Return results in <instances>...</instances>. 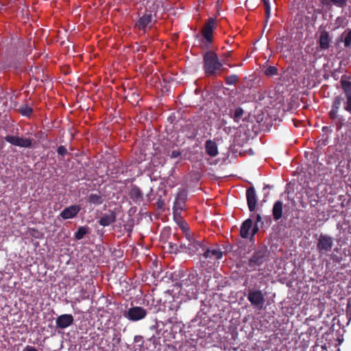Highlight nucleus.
Returning <instances> with one entry per match:
<instances>
[{
	"instance_id": "obj_1",
	"label": "nucleus",
	"mask_w": 351,
	"mask_h": 351,
	"mask_svg": "<svg viewBox=\"0 0 351 351\" xmlns=\"http://www.w3.org/2000/svg\"><path fill=\"white\" fill-rule=\"evenodd\" d=\"M276 335L282 339L287 351H305L309 346L311 334L308 331L298 334L297 330H280Z\"/></svg>"
},
{
	"instance_id": "obj_2",
	"label": "nucleus",
	"mask_w": 351,
	"mask_h": 351,
	"mask_svg": "<svg viewBox=\"0 0 351 351\" xmlns=\"http://www.w3.org/2000/svg\"><path fill=\"white\" fill-rule=\"evenodd\" d=\"M222 67L216 53L208 51L204 56V69L208 76L214 75Z\"/></svg>"
},
{
	"instance_id": "obj_3",
	"label": "nucleus",
	"mask_w": 351,
	"mask_h": 351,
	"mask_svg": "<svg viewBox=\"0 0 351 351\" xmlns=\"http://www.w3.org/2000/svg\"><path fill=\"white\" fill-rule=\"evenodd\" d=\"M332 238L327 234H321L317 239V250L319 254H326L332 250Z\"/></svg>"
},
{
	"instance_id": "obj_4",
	"label": "nucleus",
	"mask_w": 351,
	"mask_h": 351,
	"mask_svg": "<svg viewBox=\"0 0 351 351\" xmlns=\"http://www.w3.org/2000/svg\"><path fill=\"white\" fill-rule=\"evenodd\" d=\"M340 82L344 96L343 110L351 114V82L341 79Z\"/></svg>"
},
{
	"instance_id": "obj_5",
	"label": "nucleus",
	"mask_w": 351,
	"mask_h": 351,
	"mask_svg": "<svg viewBox=\"0 0 351 351\" xmlns=\"http://www.w3.org/2000/svg\"><path fill=\"white\" fill-rule=\"evenodd\" d=\"M247 299L250 303L258 309H262L265 304L264 294L261 290H250Z\"/></svg>"
},
{
	"instance_id": "obj_6",
	"label": "nucleus",
	"mask_w": 351,
	"mask_h": 351,
	"mask_svg": "<svg viewBox=\"0 0 351 351\" xmlns=\"http://www.w3.org/2000/svg\"><path fill=\"white\" fill-rule=\"evenodd\" d=\"M5 140L13 145L24 148L32 147L33 143V139L19 136L7 135Z\"/></svg>"
},
{
	"instance_id": "obj_7",
	"label": "nucleus",
	"mask_w": 351,
	"mask_h": 351,
	"mask_svg": "<svg viewBox=\"0 0 351 351\" xmlns=\"http://www.w3.org/2000/svg\"><path fill=\"white\" fill-rule=\"evenodd\" d=\"M215 28L216 20L213 18H210L202 29V35L208 43H212L213 32Z\"/></svg>"
},
{
	"instance_id": "obj_8",
	"label": "nucleus",
	"mask_w": 351,
	"mask_h": 351,
	"mask_svg": "<svg viewBox=\"0 0 351 351\" xmlns=\"http://www.w3.org/2000/svg\"><path fill=\"white\" fill-rule=\"evenodd\" d=\"M258 231V228L254 226L252 228V221L247 219L243 221L240 229V235L242 238L247 239L250 237H253Z\"/></svg>"
},
{
	"instance_id": "obj_9",
	"label": "nucleus",
	"mask_w": 351,
	"mask_h": 351,
	"mask_svg": "<svg viewBox=\"0 0 351 351\" xmlns=\"http://www.w3.org/2000/svg\"><path fill=\"white\" fill-rule=\"evenodd\" d=\"M146 311L141 306H135L129 308L125 312V316L132 321H138L145 317Z\"/></svg>"
},
{
	"instance_id": "obj_10",
	"label": "nucleus",
	"mask_w": 351,
	"mask_h": 351,
	"mask_svg": "<svg viewBox=\"0 0 351 351\" xmlns=\"http://www.w3.org/2000/svg\"><path fill=\"white\" fill-rule=\"evenodd\" d=\"M81 210L80 205H71L69 207L65 208L61 213L60 216L63 219H73L77 216Z\"/></svg>"
},
{
	"instance_id": "obj_11",
	"label": "nucleus",
	"mask_w": 351,
	"mask_h": 351,
	"mask_svg": "<svg viewBox=\"0 0 351 351\" xmlns=\"http://www.w3.org/2000/svg\"><path fill=\"white\" fill-rule=\"evenodd\" d=\"M331 41L332 38L327 31L323 30L320 32L317 44L321 50L328 49L330 46Z\"/></svg>"
},
{
	"instance_id": "obj_12",
	"label": "nucleus",
	"mask_w": 351,
	"mask_h": 351,
	"mask_svg": "<svg viewBox=\"0 0 351 351\" xmlns=\"http://www.w3.org/2000/svg\"><path fill=\"white\" fill-rule=\"evenodd\" d=\"M246 198L249 210L252 212L256 209L257 204V196L253 187H250L246 191Z\"/></svg>"
},
{
	"instance_id": "obj_13",
	"label": "nucleus",
	"mask_w": 351,
	"mask_h": 351,
	"mask_svg": "<svg viewBox=\"0 0 351 351\" xmlns=\"http://www.w3.org/2000/svg\"><path fill=\"white\" fill-rule=\"evenodd\" d=\"M152 14H145L139 19L138 21L136 24V26L139 30L145 32L147 28L151 26L150 24L152 23Z\"/></svg>"
},
{
	"instance_id": "obj_14",
	"label": "nucleus",
	"mask_w": 351,
	"mask_h": 351,
	"mask_svg": "<svg viewBox=\"0 0 351 351\" xmlns=\"http://www.w3.org/2000/svg\"><path fill=\"white\" fill-rule=\"evenodd\" d=\"M73 322V317L70 314L60 315L56 319V324L60 328L69 327Z\"/></svg>"
},
{
	"instance_id": "obj_15",
	"label": "nucleus",
	"mask_w": 351,
	"mask_h": 351,
	"mask_svg": "<svg viewBox=\"0 0 351 351\" xmlns=\"http://www.w3.org/2000/svg\"><path fill=\"white\" fill-rule=\"evenodd\" d=\"M186 199V195L184 192L178 193L174 202L173 210L182 212L184 208Z\"/></svg>"
},
{
	"instance_id": "obj_16",
	"label": "nucleus",
	"mask_w": 351,
	"mask_h": 351,
	"mask_svg": "<svg viewBox=\"0 0 351 351\" xmlns=\"http://www.w3.org/2000/svg\"><path fill=\"white\" fill-rule=\"evenodd\" d=\"M334 331L335 330L326 331L323 335V339H324L326 341H329V346L332 345L337 346V345H340L341 343V339L338 337L337 334L335 333Z\"/></svg>"
},
{
	"instance_id": "obj_17",
	"label": "nucleus",
	"mask_w": 351,
	"mask_h": 351,
	"mask_svg": "<svg viewBox=\"0 0 351 351\" xmlns=\"http://www.w3.org/2000/svg\"><path fill=\"white\" fill-rule=\"evenodd\" d=\"M186 239L189 241L187 248L189 254H191L197 253L199 249L202 247V243L200 241L195 240L193 234H191V237L190 239L186 238Z\"/></svg>"
},
{
	"instance_id": "obj_18",
	"label": "nucleus",
	"mask_w": 351,
	"mask_h": 351,
	"mask_svg": "<svg viewBox=\"0 0 351 351\" xmlns=\"http://www.w3.org/2000/svg\"><path fill=\"white\" fill-rule=\"evenodd\" d=\"M264 258L265 256L263 252L258 251L254 252V254L250 260V266L254 267L261 265L264 262Z\"/></svg>"
},
{
	"instance_id": "obj_19",
	"label": "nucleus",
	"mask_w": 351,
	"mask_h": 351,
	"mask_svg": "<svg viewBox=\"0 0 351 351\" xmlns=\"http://www.w3.org/2000/svg\"><path fill=\"white\" fill-rule=\"evenodd\" d=\"M206 152L211 157H215L218 154L217 145L215 142L208 140L205 143Z\"/></svg>"
},
{
	"instance_id": "obj_20",
	"label": "nucleus",
	"mask_w": 351,
	"mask_h": 351,
	"mask_svg": "<svg viewBox=\"0 0 351 351\" xmlns=\"http://www.w3.org/2000/svg\"><path fill=\"white\" fill-rule=\"evenodd\" d=\"M283 204L281 201H276L272 208V214L274 220H279L282 215Z\"/></svg>"
},
{
	"instance_id": "obj_21",
	"label": "nucleus",
	"mask_w": 351,
	"mask_h": 351,
	"mask_svg": "<svg viewBox=\"0 0 351 351\" xmlns=\"http://www.w3.org/2000/svg\"><path fill=\"white\" fill-rule=\"evenodd\" d=\"M116 220V215L114 213L105 214L99 219V224L103 226L110 225Z\"/></svg>"
},
{
	"instance_id": "obj_22",
	"label": "nucleus",
	"mask_w": 351,
	"mask_h": 351,
	"mask_svg": "<svg viewBox=\"0 0 351 351\" xmlns=\"http://www.w3.org/2000/svg\"><path fill=\"white\" fill-rule=\"evenodd\" d=\"M206 258L219 259L222 256V252L218 249L206 250L204 253Z\"/></svg>"
},
{
	"instance_id": "obj_23",
	"label": "nucleus",
	"mask_w": 351,
	"mask_h": 351,
	"mask_svg": "<svg viewBox=\"0 0 351 351\" xmlns=\"http://www.w3.org/2000/svg\"><path fill=\"white\" fill-rule=\"evenodd\" d=\"M321 2L326 6L333 5L338 8H343L346 5L347 0H321Z\"/></svg>"
},
{
	"instance_id": "obj_24",
	"label": "nucleus",
	"mask_w": 351,
	"mask_h": 351,
	"mask_svg": "<svg viewBox=\"0 0 351 351\" xmlns=\"http://www.w3.org/2000/svg\"><path fill=\"white\" fill-rule=\"evenodd\" d=\"M130 197L135 202H141L143 199V194H142L141 190L137 187L132 188L130 193Z\"/></svg>"
},
{
	"instance_id": "obj_25",
	"label": "nucleus",
	"mask_w": 351,
	"mask_h": 351,
	"mask_svg": "<svg viewBox=\"0 0 351 351\" xmlns=\"http://www.w3.org/2000/svg\"><path fill=\"white\" fill-rule=\"evenodd\" d=\"M243 110L241 108L238 107L234 110L233 113L230 114V117L233 119L234 122L239 123L241 120L243 119Z\"/></svg>"
},
{
	"instance_id": "obj_26",
	"label": "nucleus",
	"mask_w": 351,
	"mask_h": 351,
	"mask_svg": "<svg viewBox=\"0 0 351 351\" xmlns=\"http://www.w3.org/2000/svg\"><path fill=\"white\" fill-rule=\"evenodd\" d=\"M341 38L343 39L344 46L350 47L351 45V29H346L341 34Z\"/></svg>"
},
{
	"instance_id": "obj_27",
	"label": "nucleus",
	"mask_w": 351,
	"mask_h": 351,
	"mask_svg": "<svg viewBox=\"0 0 351 351\" xmlns=\"http://www.w3.org/2000/svg\"><path fill=\"white\" fill-rule=\"evenodd\" d=\"M88 200L95 205L101 204L104 202L102 197L97 194H91L88 197Z\"/></svg>"
},
{
	"instance_id": "obj_28",
	"label": "nucleus",
	"mask_w": 351,
	"mask_h": 351,
	"mask_svg": "<svg viewBox=\"0 0 351 351\" xmlns=\"http://www.w3.org/2000/svg\"><path fill=\"white\" fill-rule=\"evenodd\" d=\"M179 228L182 230V231L185 234L186 238H191V234L189 232V227L187 223L184 220L183 221H180L178 223Z\"/></svg>"
},
{
	"instance_id": "obj_29",
	"label": "nucleus",
	"mask_w": 351,
	"mask_h": 351,
	"mask_svg": "<svg viewBox=\"0 0 351 351\" xmlns=\"http://www.w3.org/2000/svg\"><path fill=\"white\" fill-rule=\"evenodd\" d=\"M88 233V228L86 227H80L75 234L76 239H82L85 234Z\"/></svg>"
},
{
	"instance_id": "obj_30",
	"label": "nucleus",
	"mask_w": 351,
	"mask_h": 351,
	"mask_svg": "<svg viewBox=\"0 0 351 351\" xmlns=\"http://www.w3.org/2000/svg\"><path fill=\"white\" fill-rule=\"evenodd\" d=\"M343 101H344V96L343 97H340V96H337L334 99L332 107L339 109L340 105L341 104L342 102L343 103Z\"/></svg>"
},
{
	"instance_id": "obj_31",
	"label": "nucleus",
	"mask_w": 351,
	"mask_h": 351,
	"mask_svg": "<svg viewBox=\"0 0 351 351\" xmlns=\"http://www.w3.org/2000/svg\"><path fill=\"white\" fill-rule=\"evenodd\" d=\"M278 73V69L274 66H270L265 70V74L267 76L275 75Z\"/></svg>"
},
{
	"instance_id": "obj_32",
	"label": "nucleus",
	"mask_w": 351,
	"mask_h": 351,
	"mask_svg": "<svg viewBox=\"0 0 351 351\" xmlns=\"http://www.w3.org/2000/svg\"><path fill=\"white\" fill-rule=\"evenodd\" d=\"M311 351H328L326 343L319 344L317 342L313 346Z\"/></svg>"
},
{
	"instance_id": "obj_33",
	"label": "nucleus",
	"mask_w": 351,
	"mask_h": 351,
	"mask_svg": "<svg viewBox=\"0 0 351 351\" xmlns=\"http://www.w3.org/2000/svg\"><path fill=\"white\" fill-rule=\"evenodd\" d=\"M238 82V77L235 75L228 76L226 78V82L227 84L233 85Z\"/></svg>"
},
{
	"instance_id": "obj_34",
	"label": "nucleus",
	"mask_w": 351,
	"mask_h": 351,
	"mask_svg": "<svg viewBox=\"0 0 351 351\" xmlns=\"http://www.w3.org/2000/svg\"><path fill=\"white\" fill-rule=\"evenodd\" d=\"M181 213H182V212H178V211L173 210V219H174V221L176 222L177 224L178 223H180V221H184L182 217L181 216Z\"/></svg>"
},
{
	"instance_id": "obj_35",
	"label": "nucleus",
	"mask_w": 351,
	"mask_h": 351,
	"mask_svg": "<svg viewBox=\"0 0 351 351\" xmlns=\"http://www.w3.org/2000/svg\"><path fill=\"white\" fill-rule=\"evenodd\" d=\"M262 1L263 2L265 10V16L267 18H269L270 14V5L269 0H262Z\"/></svg>"
},
{
	"instance_id": "obj_36",
	"label": "nucleus",
	"mask_w": 351,
	"mask_h": 351,
	"mask_svg": "<svg viewBox=\"0 0 351 351\" xmlns=\"http://www.w3.org/2000/svg\"><path fill=\"white\" fill-rule=\"evenodd\" d=\"M32 112V108H28V107H25V108L21 109V113L25 116H27V117L29 116L31 114Z\"/></svg>"
},
{
	"instance_id": "obj_37",
	"label": "nucleus",
	"mask_w": 351,
	"mask_h": 351,
	"mask_svg": "<svg viewBox=\"0 0 351 351\" xmlns=\"http://www.w3.org/2000/svg\"><path fill=\"white\" fill-rule=\"evenodd\" d=\"M339 109L335 108L332 107V109L330 112V117L332 119H335L337 117Z\"/></svg>"
},
{
	"instance_id": "obj_38",
	"label": "nucleus",
	"mask_w": 351,
	"mask_h": 351,
	"mask_svg": "<svg viewBox=\"0 0 351 351\" xmlns=\"http://www.w3.org/2000/svg\"><path fill=\"white\" fill-rule=\"evenodd\" d=\"M57 152H58V154L61 156H64L67 152L66 149L64 146L58 147Z\"/></svg>"
},
{
	"instance_id": "obj_39",
	"label": "nucleus",
	"mask_w": 351,
	"mask_h": 351,
	"mask_svg": "<svg viewBox=\"0 0 351 351\" xmlns=\"http://www.w3.org/2000/svg\"><path fill=\"white\" fill-rule=\"evenodd\" d=\"M200 322L201 321L199 318H195L191 321L190 327H196L197 326H199Z\"/></svg>"
},
{
	"instance_id": "obj_40",
	"label": "nucleus",
	"mask_w": 351,
	"mask_h": 351,
	"mask_svg": "<svg viewBox=\"0 0 351 351\" xmlns=\"http://www.w3.org/2000/svg\"><path fill=\"white\" fill-rule=\"evenodd\" d=\"M23 351H38L36 348L34 346H27L24 349Z\"/></svg>"
},
{
	"instance_id": "obj_41",
	"label": "nucleus",
	"mask_w": 351,
	"mask_h": 351,
	"mask_svg": "<svg viewBox=\"0 0 351 351\" xmlns=\"http://www.w3.org/2000/svg\"><path fill=\"white\" fill-rule=\"evenodd\" d=\"M180 155V152L178 151H173L171 154V157L173 158H176Z\"/></svg>"
},
{
	"instance_id": "obj_42",
	"label": "nucleus",
	"mask_w": 351,
	"mask_h": 351,
	"mask_svg": "<svg viewBox=\"0 0 351 351\" xmlns=\"http://www.w3.org/2000/svg\"><path fill=\"white\" fill-rule=\"evenodd\" d=\"M261 220V217L260 215H256V221H260Z\"/></svg>"
},
{
	"instance_id": "obj_43",
	"label": "nucleus",
	"mask_w": 351,
	"mask_h": 351,
	"mask_svg": "<svg viewBox=\"0 0 351 351\" xmlns=\"http://www.w3.org/2000/svg\"><path fill=\"white\" fill-rule=\"evenodd\" d=\"M32 235H33V236H34V237H38L36 236V233H34V234H32Z\"/></svg>"
},
{
	"instance_id": "obj_44",
	"label": "nucleus",
	"mask_w": 351,
	"mask_h": 351,
	"mask_svg": "<svg viewBox=\"0 0 351 351\" xmlns=\"http://www.w3.org/2000/svg\"><path fill=\"white\" fill-rule=\"evenodd\" d=\"M32 235H33V236H34V237H38L36 236V233H34V234H32Z\"/></svg>"
},
{
	"instance_id": "obj_45",
	"label": "nucleus",
	"mask_w": 351,
	"mask_h": 351,
	"mask_svg": "<svg viewBox=\"0 0 351 351\" xmlns=\"http://www.w3.org/2000/svg\"><path fill=\"white\" fill-rule=\"evenodd\" d=\"M33 231H34V232H36V233H37V234H38V233H39V232H38V231H36V230H33Z\"/></svg>"
},
{
	"instance_id": "obj_46",
	"label": "nucleus",
	"mask_w": 351,
	"mask_h": 351,
	"mask_svg": "<svg viewBox=\"0 0 351 351\" xmlns=\"http://www.w3.org/2000/svg\"><path fill=\"white\" fill-rule=\"evenodd\" d=\"M348 306H351V303H350V302L348 303Z\"/></svg>"
}]
</instances>
